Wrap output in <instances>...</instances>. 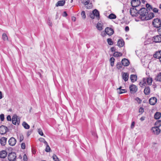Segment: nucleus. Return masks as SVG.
Segmentation results:
<instances>
[{
	"instance_id": "obj_1",
	"label": "nucleus",
	"mask_w": 161,
	"mask_h": 161,
	"mask_svg": "<svg viewBox=\"0 0 161 161\" xmlns=\"http://www.w3.org/2000/svg\"><path fill=\"white\" fill-rule=\"evenodd\" d=\"M148 9L145 8H141L139 10L140 18L142 20H145L146 16L148 14Z\"/></svg>"
},
{
	"instance_id": "obj_2",
	"label": "nucleus",
	"mask_w": 161,
	"mask_h": 161,
	"mask_svg": "<svg viewBox=\"0 0 161 161\" xmlns=\"http://www.w3.org/2000/svg\"><path fill=\"white\" fill-rule=\"evenodd\" d=\"M152 24L154 27L159 28L161 27V21L158 18L155 19L153 20L152 22Z\"/></svg>"
},
{
	"instance_id": "obj_3",
	"label": "nucleus",
	"mask_w": 161,
	"mask_h": 161,
	"mask_svg": "<svg viewBox=\"0 0 161 161\" xmlns=\"http://www.w3.org/2000/svg\"><path fill=\"white\" fill-rule=\"evenodd\" d=\"M8 157L9 161H14L16 158V154L14 152L10 153L8 154Z\"/></svg>"
},
{
	"instance_id": "obj_4",
	"label": "nucleus",
	"mask_w": 161,
	"mask_h": 161,
	"mask_svg": "<svg viewBox=\"0 0 161 161\" xmlns=\"http://www.w3.org/2000/svg\"><path fill=\"white\" fill-rule=\"evenodd\" d=\"M130 13L132 16H136L139 14V10H138L135 8H131L130 10Z\"/></svg>"
},
{
	"instance_id": "obj_5",
	"label": "nucleus",
	"mask_w": 161,
	"mask_h": 161,
	"mask_svg": "<svg viewBox=\"0 0 161 161\" xmlns=\"http://www.w3.org/2000/svg\"><path fill=\"white\" fill-rule=\"evenodd\" d=\"M141 3L140 0H132L131 2V5L133 7L136 8L139 6Z\"/></svg>"
},
{
	"instance_id": "obj_6",
	"label": "nucleus",
	"mask_w": 161,
	"mask_h": 161,
	"mask_svg": "<svg viewBox=\"0 0 161 161\" xmlns=\"http://www.w3.org/2000/svg\"><path fill=\"white\" fill-rule=\"evenodd\" d=\"M8 131V128L5 126L2 125L0 126V134L2 135L5 134Z\"/></svg>"
},
{
	"instance_id": "obj_7",
	"label": "nucleus",
	"mask_w": 161,
	"mask_h": 161,
	"mask_svg": "<svg viewBox=\"0 0 161 161\" xmlns=\"http://www.w3.org/2000/svg\"><path fill=\"white\" fill-rule=\"evenodd\" d=\"M105 31L107 35L109 36L112 35L114 33L113 30L112 28L108 27L105 28Z\"/></svg>"
},
{
	"instance_id": "obj_8",
	"label": "nucleus",
	"mask_w": 161,
	"mask_h": 161,
	"mask_svg": "<svg viewBox=\"0 0 161 161\" xmlns=\"http://www.w3.org/2000/svg\"><path fill=\"white\" fill-rule=\"evenodd\" d=\"M157 99L155 97H151L149 100V103L152 105H154L157 103Z\"/></svg>"
},
{
	"instance_id": "obj_9",
	"label": "nucleus",
	"mask_w": 161,
	"mask_h": 161,
	"mask_svg": "<svg viewBox=\"0 0 161 161\" xmlns=\"http://www.w3.org/2000/svg\"><path fill=\"white\" fill-rule=\"evenodd\" d=\"M129 88L131 92L132 93L136 92L137 90V86L133 84L131 85L130 86Z\"/></svg>"
},
{
	"instance_id": "obj_10",
	"label": "nucleus",
	"mask_w": 161,
	"mask_h": 161,
	"mask_svg": "<svg viewBox=\"0 0 161 161\" xmlns=\"http://www.w3.org/2000/svg\"><path fill=\"white\" fill-rule=\"evenodd\" d=\"M16 142V140L14 137H12L10 138L8 141L9 144L12 146L15 145Z\"/></svg>"
},
{
	"instance_id": "obj_11",
	"label": "nucleus",
	"mask_w": 161,
	"mask_h": 161,
	"mask_svg": "<svg viewBox=\"0 0 161 161\" xmlns=\"http://www.w3.org/2000/svg\"><path fill=\"white\" fill-rule=\"evenodd\" d=\"M151 130H152L154 134L156 135L159 134L160 132V129L159 128V127H153L151 129Z\"/></svg>"
},
{
	"instance_id": "obj_12",
	"label": "nucleus",
	"mask_w": 161,
	"mask_h": 161,
	"mask_svg": "<svg viewBox=\"0 0 161 161\" xmlns=\"http://www.w3.org/2000/svg\"><path fill=\"white\" fill-rule=\"evenodd\" d=\"M121 64L122 65L124 66H127L130 64V62L128 59L124 58L122 59L121 61Z\"/></svg>"
},
{
	"instance_id": "obj_13",
	"label": "nucleus",
	"mask_w": 161,
	"mask_h": 161,
	"mask_svg": "<svg viewBox=\"0 0 161 161\" xmlns=\"http://www.w3.org/2000/svg\"><path fill=\"white\" fill-rule=\"evenodd\" d=\"M154 14L153 13H148L147 15L146 16L145 20H150L154 17Z\"/></svg>"
},
{
	"instance_id": "obj_14",
	"label": "nucleus",
	"mask_w": 161,
	"mask_h": 161,
	"mask_svg": "<svg viewBox=\"0 0 161 161\" xmlns=\"http://www.w3.org/2000/svg\"><path fill=\"white\" fill-rule=\"evenodd\" d=\"M153 81L152 78L150 77L147 78H143V82H147L149 85H151Z\"/></svg>"
},
{
	"instance_id": "obj_15",
	"label": "nucleus",
	"mask_w": 161,
	"mask_h": 161,
	"mask_svg": "<svg viewBox=\"0 0 161 161\" xmlns=\"http://www.w3.org/2000/svg\"><path fill=\"white\" fill-rule=\"evenodd\" d=\"M154 58L159 59L161 58V50L157 51L155 52V54L153 55Z\"/></svg>"
},
{
	"instance_id": "obj_16",
	"label": "nucleus",
	"mask_w": 161,
	"mask_h": 161,
	"mask_svg": "<svg viewBox=\"0 0 161 161\" xmlns=\"http://www.w3.org/2000/svg\"><path fill=\"white\" fill-rule=\"evenodd\" d=\"M7 153L6 151L3 150L0 152V158H4L7 156Z\"/></svg>"
},
{
	"instance_id": "obj_17",
	"label": "nucleus",
	"mask_w": 161,
	"mask_h": 161,
	"mask_svg": "<svg viewBox=\"0 0 161 161\" xmlns=\"http://www.w3.org/2000/svg\"><path fill=\"white\" fill-rule=\"evenodd\" d=\"M7 138L5 137H2L0 140V143L2 146H5L6 143Z\"/></svg>"
},
{
	"instance_id": "obj_18",
	"label": "nucleus",
	"mask_w": 161,
	"mask_h": 161,
	"mask_svg": "<svg viewBox=\"0 0 161 161\" xmlns=\"http://www.w3.org/2000/svg\"><path fill=\"white\" fill-rule=\"evenodd\" d=\"M17 116L16 114H14L13 115L12 121V123L14 125H16L17 124Z\"/></svg>"
},
{
	"instance_id": "obj_19",
	"label": "nucleus",
	"mask_w": 161,
	"mask_h": 161,
	"mask_svg": "<svg viewBox=\"0 0 161 161\" xmlns=\"http://www.w3.org/2000/svg\"><path fill=\"white\" fill-rule=\"evenodd\" d=\"M129 74L127 73H123L122 78L125 81H126L128 80L129 77Z\"/></svg>"
},
{
	"instance_id": "obj_20",
	"label": "nucleus",
	"mask_w": 161,
	"mask_h": 161,
	"mask_svg": "<svg viewBox=\"0 0 161 161\" xmlns=\"http://www.w3.org/2000/svg\"><path fill=\"white\" fill-rule=\"evenodd\" d=\"M130 78L132 82H134L137 80V76L136 75H131L130 76Z\"/></svg>"
},
{
	"instance_id": "obj_21",
	"label": "nucleus",
	"mask_w": 161,
	"mask_h": 161,
	"mask_svg": "<svg viewBox=\"0 0 161 161\" xmlns=\"http://www.w3.org/2000/svg\"><path fill=\"white\" fill-rule=\"evenodd\" d=\"M154 38L155 42H161V35L154 36Z\"/></svg>"
},
{
	"instance_id": "obj_22",
	"label": "nucleus",
	"mask_w": 161,
	"mask_h": 161,
	"mask_svg": "<svg viewBox=\"0 0 161 161\" xmlns=\"http://www.w3.org/2000/svg\"><path fill=\"white\" fill-rule=\"evenodd\" d=\"M125 44V42L123 39H119L118 40L117 43V45L119 47H122Z\"/></svg>"
},
{
	"instance_id": "obj_23",
	"label": "nucleus",
	"mask_w": 161,
	"mask_h": 161,
	"mask_svg": "<svg viewBox=\"0 0 161 161\" xmlns=\"http://www.w3.org/2000/svg\"><path fill=\"white\" fill-rule=\"evenodd\" d=\"M144 92L145 95H149L150 92V89L149 87L148 86L145 87Z\"/></svg>"
},
{
	"instance_id": "obj_24",
	"label": "nucleus",
	"mask_w": 161,
	"mask_h": 161,
	"mask_svg": "<svg viewBox=\"0 0 161 161\" xmlns=\"http://www.w3.org/2000/svg\"><path fill=\"white\" fill-rule=\"evenodd\" d=\"M65 3L64 0H61L58 1L56 4V6L57 7L58 6H63L64 5Z\"/></svg>"
},
{
	"instance_id": "obj_25",
	"label": "nucleus",
	"mask_w": 161,
	"mask_h": 161,
	"mask_svg": "<svg viewBox=\"0 0 161 161\" xmlns=\"http://www.w3.org/2000/svg\"><path fill=\"white\" fill-rule=\"evenodd\" d=\"M92 13L97 18H99V13L97 9H95L93 10Z\"/></svg>"
},
{
	"instance_id": "obj_26",
	"label": "nucleus",
	"mask_w": 161,
	"mask_h": 161,
	"mask_svg": "<svg viewBox=\"0 0 161 161\" xmlns=\"http://www.w3.org/2000/svg\"><path fill=\"white\" fill-rule=\"evenodd\" d=\"M161 114L160 112H157L155 114L154 117L155 119H158L161 117Z\"/></svg>"
},
{
	"instance_id": "obj_27",
	"label": "nucleus",
	"mask_w": 161,
	"mask_h": 161,
	"mask_svg": "<svg viewBox=\"0 0 161 161\" xmlns=\"http://www.w3.org/2000/svg\"><path fill=\"white\" fill-rule=\"evenodd\" d=\"M155 79L157 81L161 82V72L158 74Z\"/></svg>"
},
{
	"instance_id": "obj_28",
	"label": "nucleus",
	"mask_w": 161,
	"mask_h": 161,
	"mask_svg": "<svg viewBox=\"0 0 161 161\" xmlns=\"http://www.w3.org/2000/svg\"><path fill=\"white\" fill-rule=\"evenodd\" d=\"M86 1L88 2V3H89V4H87V6H86V8L87 9H90L92 7V3H90V0H85Z\"/></svg>"
},
{
	"instance_id": "obj_29",
	"label": "nucleus",
	"mask_w": 161,
	"mask_h": 161,
	"mask_svg": "<svg viewBox=\"0 0 161 161\" xmlns=\"http://www.w3.org/2000/svg\"><path fill=\"white\" fill-rule=\"evenodd\" d=\"M108 18L110 19H114L116 18V16L115 14L112 13L109 15Z\"/></svg>"
},
{
	"instance_id": "obj_30",
	"label": "nucleus",
	"mask_w": 161,
	"mask_h": 161,
	"mask_svg": "<svg viewBox=\"0 0 161 161\" xmlns=\"http://www.w3.org/2000/svg\"><path fill=\"white\" fill-rule=\"evenodd\" d=\"M22 125L26 129H28L30 128V126L25 122H23Z\"/></svg>"
},
{
	"instance_id": "obj_31",
	"label": "nucleus",
	"mask_w": 161,
	"mask_h": 161,
	"mask_svg": "<svg viewBox=\"0 0 161 161\" xmlns=\"http://www.w3.org/2000/svg\"><path fill=\"white\" fill-rule=\"evenodd\" d=\"M122 56V54L121 53L117 52H115L113 54V56L114 57H118Z\"/></svg>"
},
{
	"instance_id": "obj_32",
	"label": "nucleus",
	"mask_w": 161,
	"mask_h": 161,
	"mask_svg": "<svg viewBox=\"0 0 161 161\" xmlns=\"http://www.w3.org/2000/svg\"><path fill=\"white\" fill-rule=\"evenodd\" d=\"M2 39L4 41H8V37L5 33H3L2 35Z\"/></svg>"
},
{
	"instance_id": "obj_33",
	"label": "nucleus",
	"mask_w": 161,
	"mask_h": 161,
	"mask_svg": "<svg viewBox=\"0 0 161 161\" xmlns=\"http://www.w3.org/2000/svg\"><path fill=\"white\" fill-rule=\"evenodd\" d=\"M155 125L156 126V127H159L161 126V120H158L155 123Z\"/></svg>"
},
{
	"instance_id": "obj_34",
	"label": "nucleus",
	"mask_w": 161,
	"mask_h": 161,
	"mask_svg": "<svg viewBox=\"0 0 161 161\" xmlns=\"http://www.w3.org/2000/svg\"><path fill=\"white\" fill-rule=\"evenodd\" d=\"M97 29L99 31H101L103 30L102 25L99 23L97 24Z\"/></svg>"
},
{
	"instance_id": "obj_35",
	"label": "nucleus",
	"mask_w": 161,
	"mask_h": 161,
	"mask_svg": "<svg viewBox=\"0 0 161 161\" xmlns=\"http://www.w3.org/2000/svg\"><path fill=\"white\" fill-rule=\"evenodd\" d=\"M115 59L113 57H111L110 59V64L112 66H113L114 64V61Z\"/></svg>"
},
{
	"instance_id": "obj_36",
	"label": "nucleus",
	"mask_w": 161,
	"mask_h": 161,
	"mask_svg": "<svg viewBox=\"0 0 161 161\" xmlns=\"http://www.w3.org/2000/svg\"><path fill=\"white\" fill-rule=\"evenodd\" d=\"M80 1L81 3L83 4L86 7V6H87V4H89V3L87 1H86L85 0H80Z\"/></svg>"
},
{
	"instance_id": "obj_37",
	"label": "nucleus",
	"mask_w": 161,
	"mask_h": 161,
	"mask_svg": "<svg viewBox=\"0 0 161 161\" xmlns=\"http://www.w3.org/2000/svg\"><path fill=\"white\" fill-rule=\"evenodd\" d=\"M53 159L54 160V161H59L58 158L55 154H54L53 155Z\"/></svg>"
},
{
	"instance_id": "obj_38",
	"label": "nucleus",
	"mask_w": 161,
	"mask_h": 161,
	"mask_svg": "<svg viewBox=\"0 0 161 161\" xmlns=\"http://www.w3.org/2000/svg\"><path fill=\"white\" fill-rule=\"evenodd\" d=\"M107 42L109 45H112L113 44V42L112 39L111 38H108L107 39Z\"/></svg>"
},
{
	"instance_id": "obj_39",
	"label": "nucleus",
	"mask_w": 161,
	"mask_h": 161,
	"mask_svg": "<svg viewBox=\"0 0 161 161\" xmlns=\"http://www.w3.org/2000/svg\"><path fill=\"white\" fill-rule=\"evenodd\" d=\"M122 64L120 63H118L116 65L117 68L119 69H120L122 67Z\"/></svg>"
},
{
	"instance_id": "obj_40",
	"label": "nucleus",
	"mask_w": 161,
	"mask_h": 161,
	"mask_svg": "<svg viewBox=\"0 0 161 161\" xmlns=\"http://www.w3.org/2000/svg\"><path fill=\"white\" fill-rule=\"evenodd\" d=\"M81 14L83 19H85L86 18L85 12L84 11H82Z\"/></svg>"
},
{
	"instance_id": "obj_41",
	"label": "nucleus",
	"mask_w": 161,
	"mask_h": 161,
	"mask_svg": "<svg viewBox=\"0 0 161 161\" xmlns=\"http://www.w3.org/2000/svg\"><path fill=\"white\" fill-rule=\"evenodd\" d=\"M146 84V82H143V80H142V81L140 82L139 83V85L141 87H142L143 86H145Z\"/></svg>"
},
{
	"instance_id": "obj_42",
	"label": "nucleus",
	"mask_w": 161,
	"mask_h": 161,
	"mask_svg": "<svg viewBox=\"0 0 161 161\" xmlns=\"http://www.w3.org/2000/svg\"><path fill=\"white\" fill-rule=\"evenodd\" d=\"M126 92L125 89H122L121 90H119V91H118V93L119 94H121L123 93H125Z\"/></svg>"
},
{
	"instance_id": "obj_43",
	"label": "nucleus",
	"mask_w": 161,
	"mask_h": 161,
	"mask_svg": "<svg viewBox=\"0 0 161 161\" xmlns=\"http://www.w3.org/2000/svg\"><path fill=\"white\" fill-rule=\"evenodd\" d=\"M50 150H51V149H50L49 145H46L45 151L47 152H50Z\"/></svg>"
},
{
	"instance_id": "obj_44",
	"label": "nucleus",
	"mask_w": 161,
	"mask_h": 161,
	"mask_svg": "<svg viewBox=\"0 0 161 161\" xmlns=\"http://www.w3.org/2000/svg\"><path fill=\"white\" fill-rule=\"evenodd\" d=\"M0 118L2 121H3L4 119V114H1L0 115Z\"/></svg>"
},
{
	"instance_id": "obj_45",
	"label": "nucleus",
	"mask_w": 161,
	"mask_h": 161,
	"mask_svg": "<svg viewBox=\"0 0 161 161\" xmlns=\"http://www.w3.org/2000/svg\"><path fill=\"white\" fill-rule=\"evenodd\" d=\"M38 132L39 134L41 136H43V132L42 130L40 129L38 130Z\"/></svg>"
},
{
	"instance_id": "obj_46",
	"label": "nucleus",
	"mask_w": 161,
	"mask_h": 161,
	"mask_svg": "<svg viewBox=\"0 0 161 161\" xmlns=\"http://www.w3.org/2000/svg\"><path fill=\"white\" fill-rule=\"evenodd\" d=\"M139 112L142 114L144 112V108L142 107H140L139 110Z\"/></svg>"
},
{
	"instance_id": "obj_47",
	"label": "nucleus",
	"mask_w": 161,
	"mask_h": 161,
	"mask_svg": "<svg viewBox=\"0 0 161 161\" xmlns=\"http://www.w3.org/2000/svg\"><path fill=\"white\" fill-rule=\"evenodd\" d=\"M21 147L23 149H24L25 148V143H22L21 144Z\"/></svg>"
},
{
	"instance_id": "obj_48",
	"label": "nucleus",
	"mask_w": 161,
	"mask_h": 161,
	"mask_svg": "<svg viewBox=\"0 0 161 161\" xmlns=\"http://www.w3.org/2000/svg\"><path fill=\"white\" fill-rule=\"evenodd\" d=\"M152 9L154 12L155 13H158V9L156 8H153Z\"/></svg>"
},
{
	"instance_id": "obj_49",
	"label": "nucleus",
	"mask_w": 161,
	"mask_h": 161,
	"mask_svg": "<svg viewBox=\"0 0 161 161\" xmlns=\"http://www.w3.org/2000/svg\"><path fill=\"white\" fill-rule=\"evenodd\" d=\"M146 6L147 8H149V9H152L153 8L151 5L148 3H147L146 4Z\"/></svg>"
},
{
	"instance_id": "obj_50",
	"label": "nucleus",
	"mask_w": 161,
	"mask_h": 161,
	"mask_svg": "<svg viewBox=\"0 0 161 161\" xmlns=\"http://www.w3.org/2000/svg\"><path fill=\"white\" fill-rule=\"evenodd\" d=\"M47 23H48V25H49L50 26H51L52 25V23L51 21L49 19H48V20L47 21Z\"/></svg>"
},
{
	"instance_id": "obj_51",
	"label": "nucleus",
	"mask_w": 161,
	"mask_h": 161,
	"mask_svg": "<svg viewBox=\"0 0 161 161\" xmlns=\"http://www.w3.org/2000/svg\"><path fill=\"white\" fill-rule=\"evenodd\" d=\"M7 119L8 121H11V116L10 115H8L7 117Z\"/></svg>"
},
{
	"instance_id": "obj_52",
	"label": "nucleus",
	"mask_w": 161,
	"mask_h": 161,
	"mask_svg": "<svg viewBox=\"0 0 161 161\" xmlns=\"http://www.w3.org/2000/svg\"><path fill=\"white\" fill-rule=\"evenodd\" d=\"M20 119L19 118H18V117L17 116V125H19L20 123Z\"/></svg>"
},
{
	"instance_id": "obj_53",
	"label": "nucleus",
	"mask_w": 161,
	"mask_h": 161,
	"mask_svg": "<svg viewBox=\"0 0 161 161\" xmlns=\"http://www.w3.org/2000/svg\"><path fill=\"white\" fill-rule=\"evenodd\" d=\"M27 156L26 154H24L23 156V159L24 161H26L27 160Z\"/></svg>"
},
{
	"instance_id": "obj_54",
	"label": "nucleus",
	"mask_w": 161,
	"mask_h": 161,
	"mask_svg": "<svg viewBox=\"0 0 161 161\" xmlns=\"http://www.w3.org/2000/svg\"><path fill=\"white\" fill-rule=\"evenodd\" d=\"M67 16V14L66 11H64L63 12V16L64 17H66Z\"/></svg>"
},
{
	"instance_id": "obj_55",
	"label": "nucleus",
	"mask_w": 161,
	"mask_h": 161,
	"mask_svg": "<svg viewBox=\"0 0 161 161\" xmlns=\"http://www.w3.org/2000/svg\"><path fill=\"white\" fill-rule=\"evenodd\" d=\"M135 124V122L134 121H133L131 125V128H133L134 127Z\"/></svg>"
},
{
	"instance_id": "obj_56",
	"label": "nucleus",
	"mask_w": 161,
	"mask_h": 161,
	"mask_svg": "<svg viewBox=\"0 0 161 161\" xmlns=\"http://www.w3.org/2000/svg\"><path fill=\"white\" fill-rule=\"evenodd\" d=\"M39 141L41 142H43L45 140V139L43 138H41L39 139Z\"/></svg>"
},
{
	"instance_id": "obj_57",
	"label": "nucleus",
	"mask_w": 161,
	"mask_h": 161,
	"mask_svg": "<svg viewBox=\"0 0 161 161\" xmlns=\"http://www.w3.org/2000/svg\"><path fill=\"white\" fill-rule=\"evenodd\" d=\"M95 16L93 14H92L90 15V18H92V19H94V16Z\"/></svg>"
},
{
	"instance_id": "obj_58",
	"label": "nucleus",
	"mask_w": 161,
	"mask_h": 161,
	"mask_svg": "<svg viewBox=\"0 0 161 161\" xmlns=\"http://www.w3.org/2000/svg\"><path fill=\"white\" fill-rule=\"evenodd\" d=\"M129 28L128 26H126L125 27V30L126 31H129Z\"/></svg>"
},
{
	"instance_id": "obj_59",
	"label": "nucleus",
	"mask_w": 161,
	"mask_h": 161,
	"mask_svg": "<svg viewBox=\"0 0 161 161\" xmlns=\"http://www.w3.org/2000/svg\"><path fill=\"white\" fill-rule=\"evenodd\" d=\"M158 31L159 33V34L161 35V28H160L158 30Z\"/></svg>"
},
{
	"instance_id": "obj_60",
	"label": "nucleus",
	"mask_w": 161,
	"mask_h": 161,
	"mask_svg": "<svg viewBox=\"0 0 161 161\" xmlns=\"http://www.w3.org/2000/svg\"><path fill=\"white\" fill-rule=\"evenodd\" d=\"M24 137L23 136L20 137V142H21L23 140Z\"/></svg>"
},
{
	"instance_id": "obj_61",
	"label": "nucleus",
	"mask_w": 161,
	"mask_h": 161,
	"mask_svg": "<svg viewBox=\"0 0 161 161\" xmlns=\"http://www.w3.org/2000/svg\"><path fill=\"white\" fill-rule=\"evenodd\" d=\"M145 117H144V116L140 118V120L141 121H143V120H145Z\"/></svg>"
},
{
	"instance_id": "obj_62",
	"label": "nucleus",
	"mask_w": 161,
	"mask_h": 161,
	"mask_svg": "<svg viewBox=\"0 0 161 161\" xmlns=\"http://www.w3.org/2000/svg\"><path fill=\"white\" fill-rule=\"evenodd\" d=\"M111 50L112 52H114L115 51V48L114 47H112L111 48Z\"/></svg>"
},
{
	"instance_id": "obj_63",
	"label": "nucleus",
	"mask_w": 161,
	"mask_h": 161,
	"mask_svg": "<svg viewBox=\"0 0 161 161\" xmlns=\"http://www.w3.org/2000/svg\"><path fill=\"white\" fill-rule=\"evenodd\" d=\"M2 94L1 92L0 91V99H1L2 98Z\"/></svg>"
},
{
	"instance_id": "obj_64",
	"label": "nucleus",
	"mask_w": 161,
	"mask_h": 161,
	"mask_svg": "<svg viewBox=\"0 0 161 161\" xmlns=\"http://www.w3.org/2000/svg\"><path fill=\"white\" fill-rule=\"evenodd\" d=\"M122 87L120 86L119 88L117 89V92H118V91H119V90H121Z\"/></svg>"
}]
</instances>
